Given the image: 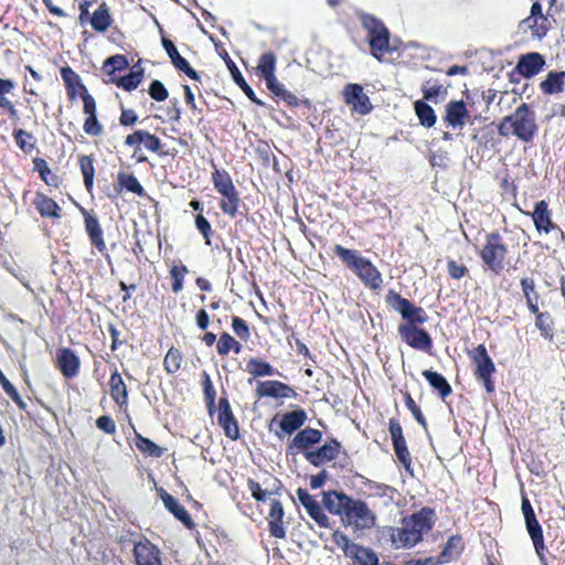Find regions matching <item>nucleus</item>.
Segmentation results:
<instances>
[{
  "label": "nucleus",
  "mask_w": 565,
  "mask_h": 565,
  "mask_svg": "<svg viewBox=\"0 0 565 565\" xmlns=\"http://www.w3.org/2000/svg\"><path fill=\"white\" fill-rule=\"evenodd\" d=\"M85 227L87 234L92 241V244L99 250L103 252L106 247L103 232L99 225L98 220L95 216L88 215L85 218Z\"/></svg>",
  "instance_id": "obj_28"
},
{
  "label": "nucleus",
  "mask_w": 565,
  "mask_h": 565,
  "mask_svg": "<svg viewBox=\"0 0 565 565\" xmlns=\"http://www.w3.org/2000/svg\"><path fill=\"white\" fill-rule=\"evenodd\" d=\"M195 226L200 231V233L204 236L205 244L210 245L211 244L210 235L212 233V228H211L209 221L203 215L199 214L195 217Z\"/></svg>",
  "instance_id": "obj_60"
},
{
  "label": "nucleus",
  "mask_w": 565,
  "mask_h": 565,
  "mask_svg": "<svg viewBox=\"0 0 565 565\" xmlns=\"http://www.w3.org/2000/svg\"><path fill=\"white\" fill-rule=\"evenodd\" d=\"M536 132L535 114L525 103L521 104L512 115L504 117L499 126L501 136L512 134L525 142L531 141Z\"/></svg>",
  "instance_id": "obj_2"
},
{
  "label": "nucleus",
  "mask_w": 565,
  "mask_h": 565,
  "mask_svg": "<svg viewBox=\"0 0 565 565\" xmlns=\"http://www.w3.org/2000/svg\"><path fill=\"white\" fill-rule=\"evenodd\" d=\"M448 274L454 279H460L468 271L465 265L457 264L455 260L450 259L447 263Z\"/></svg>",
  "instance_id": "obj_64"
},
{
  "label": "nucleus",
  "mask_w": 565,
  "mask_h": 565,
  "mask_svg": "<svg viewBox=\"0 0 565 565\" xmlns=\"http://www.w3.org/2000/svg\"><path fill=\"white\" fill-rule=\"evenodd\" d=\"M351 499V497L342 492L329 491L323 493V504L327 510L332 514L340 515L341 519L343 518Z\"/></svg>",
  "instance_id": "obj_21"
},
{
  "label": "nucleus",
  "mask_w": 565,
  "mask_h": 565,
  "mask_svg": "<svg viewBox=\"0 0 565 565\" xmlns=\"http://www.w3.org/2000/svg\"><path fill=\"white\" fill-rule=\"evenodd\" d=\"M520 26L524 30L529 29L533 38L541 40L551 29V21L547 15L543 14L541 4L534 2L530 15L521 22Z\"/></svg>",
  "instance_id": "obj_7"
},
{
  "label": "nucleus",
  "mask_w": 565,
  "mask_h": 565,
  "mask_svg": "<svg viewBox=\"0 0 565 565\" xmlns=\"http://www.w3.org/2000/svg\"><path fill=\"white\" fill-rule=\"evenodd\" d=\"M96 426L106 434H114L116 431V424L114 419L107 415L98 417L96 419Z\"/></svg>",
  "instance_id": "obj_63"
},
{
  "label": "nucleus",
  "mask_w": 565,
  "mask_h": 565,
  "mask_svg": "<svg viewBox=\"0 0 565 565\" xmlns=\"http://www.w3.org/2000/svg\"><path fill=\"white\" fill-rule=\"evenodd\" d=\"M394 450L398 460L408 469L412 459L408 452L405 439L393 443Z\"/></svg>",
  "instance_id": "obj_57"
},
{
  "label": "nucleus",
  "mask_w": 565,
  "mask_h": 565,
  "mask_svg": "<svg viewBox=\"0 0 565 565\" xmlns=\"http://www.w3.org/2000/svg\"><path fill=\"white\" fill-rule=\"evenodd\" d=\"M361 22L367 31L372 54L380 60L383 53L390 51V32L380 20L371 14H361Z\"/></svg>",
  "instance_id": "obj_3"
},
{
  "label": "nucleus",
  "mask_w": 565,
  "mask_h": 565,
  "mask_svg": "<svg viewBox=\"0 0 565 565\" xmlns=\"http://www.w3.org/2000/svg\"><path fill=\"white\" fill-rule=\"evenodd\" d=\"M350 558L354 559L360 565H377L379 558L376 554L370 548L356 545Z\"/></svg>",
  "instance_id": "obj_34"
},
{
  "label": "nucleus",
  "mask_w": 565,
  "mask_h": 565,
  "mask_svg": "<svg viewBox=\"0 0 565 565\" xmlns=\"http://www.w3.org/2000/svg\"><path fill=\"white\" fill-rule=\"evenodd\" d=\"M344 99L347 104L352 105L358 113L365 115L372 109L369 97L363 93V87L359 84H348L344 88Z\"/></svg>",
  "instance_id": "obj_12"
},
{
  "label": "nucleus",
  "mask_w": 565,
  "mask_h": 565,
  "mask_svg": "<svg viewBox=\"0 0 565 565\" xmlns=\"http://www.w3.org/2000/svg\"><path fill=\"white\" fill-rule=\"evenodd\" d=\"M218 423L223 427L225 435L236 440L239 436L238 425L233 413L218 414Z\"/></svg>",
  "instance_id": "obj_39"
},
{
  "label": "nucleus",
  "mask_w": 565,
  "mask_h": 565,
  "mask_svg": "<svg viewBox=\"0 0 565 565\" xmlns=\"http://www.w3.org/2000/svg\"><path fill=\"white\" fill-rule=\"evenodd\" d=\"M470 358L475 364V376L480 381L488 393L494 392L492 375L495 372V365L487 352L483 344H479L470 352Z\"/></svg>",
  "instance_id": "obj_5"
},
{
  "label": "nucleus",
  "mask_w": 565,
  "mask_h": 565,
  "mask_svg": "<svg viewBox=\"0 0 565 565\" xmlns=\"http://www.w3.org/2000/svg\"><path fill=\"white\" fill-rule=\"evenodd\" d=\"M307 419L305 411L298 409L282 415L279 427L284 434L290 435L296 431Z\"/></svg>",
  "instance_id": "obj_27"
},
{
  "label": "nucleus",
  "mask_w": 565,
  "mask_h": 565,
  "mask_svg": "<svg viewBox=\"0 0 565 565\" xmlns=\"http://www.w3.org/2000/svg\"><path fill=\"white\" fill-rule=\"evenodd\" d=\"M188 273V268L185 266H173L170 270V275L173 278L172 291L178 294L183 289V278Z\"/></svg>",
  "instance_id": "obj_56"
},
{
  "label": "nucleus",
  "mask_w": 565,
  "mask_h": 565,
  "mask_svg": "<svg viewBox=\"0 0 565 565\" xmlns=\"http://www.w3.org/2000/svg\"><path fill=\"white\" fill-rule=\"evenodd\" d=\"M297 497L299 502L307 510L308 514L322 527L329 526V518L324 514L318 501L302 488L297 490Z\"/></svg>",
  "instance_id": "obj_14"
},
{
  "label": "nucleus",
  "mask_w": 565,
  "mask_h": 565,
  "mask_svg": "<svg viewBox=\"0 0 565 565\" xmlns=\"http://www.w3.org/2000/svg\"><path fill=\"white\" fill-rule=\"evenodd\" d=\"M110 395L117 404H125L127 401V387L119 373L111 374L109 380Z\"/></svg>",
  "instance_id": "obj_32"
},
{
  "label": "nucleus",
  "mask_w": 565,
  "mask_h": 565,
  "mask_svg": "<svg viewBox=\"0 0 565 565\" xmlns=\"http://www.w3.org/2000/svg\"><path fill=\"white\" fill-rule=\"evenodd\" d=\"M57 363L62 374L66 377H74L78 373L79 359L71 349H62L57 354Z\"/></svg>",
  "instance_id": "obj_24"
},
{
  "label": "nucleus",
  "mask_w": 565,
  "mask_h": 565,
  "mask_svg": "<svg viewBox=\"0 0 565 565\" xmlns=\"http://www.w3.org/2000/svg\"><path fill=\"white\" fill-rule=\"evenodd\" d=\"M530 215L532 216L534 225L539 232L543 231L548 233L552 230L557 228L562 233L558 226L553 223L551 211L548 210V205L544 200L535 203L534 211Z\"/></svg>",
  "instance_id": "obj_17"
},
{
  "label": "nucleus",
  "mask_w": 565,
  "mask_h": 565,
  "mask_svg": "<svg viewBox=\"0 0 565 565\" xmlns=\"http://www.w3.org/2000/svg\"><path fill=\"white\" fill-rule=\"evenodd\" d=\"M521 287L526 300V306L531 312H537L539 308V294L535 289V282L532 278H523L521 280Z\"/></svg>",
  "instance_id": "obj_30"
},
{
  "label": "nucleus",
  "mask_w": 565,
  "mask_h": 565,
  "mask_svg": "<svg viewBox=\"0 0 565 565\" xmlns=\"http://www.w3.org/2000/svg\"><path fill=\"white\" fill-rule=\"evenodd\" d=\"M83 128L84 131L90 136H98L103 131V127L98 122L96 114H92L86 118Z\"/></svg>",
  "instance_id": "obj_59"
},
{
  "label": "nucleus",
  "mask_w": 565,
  "mask_h": 565,
  "mask_svg": "<svg viewBox=\"0 0 565 565\" xmlns=\"http://www.w3.org/2000/svg\"><path fill=\"white\" fill-rule=\"evenodd\" d=\"M340 444L332 439L327 441L317 450L306 452V460L311 465L319 467L335 459L340 452Z\"/></svg>",
  "instance_id": "obj_15"
},
{
  "label": "nucleus",
  "mask_w": 565,
  "mask_h": 565,
  "mask_svg": "<svg viewBox=\"0 0 565 565\" xmlns=\"http://www.w3.org/2000/svg\"><path fill=\"white\" fill-rule=\"evenodd\" d=\"M435 523V513L430 509L403 519L399 527L392 529L391 539L396 548H408L422 541L423 534L431 530Z\"/></svg>",
  "instance_id": "obj_1"
},
{
  "label": "nucleus",
  "mask_w": 565,
  "mask_h": 565,
  "mask_svg": "<svg viewBox=\"0 0 565 565\" xmlns=\"http://www.w3.org/2000/svg\"><path fill=\"white\" fill-rule=\"evenodd\" d=\"M398 332L409 347L423 351L430 350L433 340L424 329L404 323L398 327Z\"/></svg>",
  "instance_id": "obj_9"
},
{
  "label": "nucleus",
  "mask_w": 565,
  "mask_h": 565,
  "mask_svg": "<svg viewBox=\"0 0 565 565\" xmlns=\"http://www.w3.org/2000/svg\"><path fill=\"white\" fill-rule=\"evenodd\" d=\"M142 71H132L130 74L121 77L118 82V86H121L126 90H132L137 88L142 79Z\"/></svg>",
  "instance_id": "obj_55"
},
{
  "label": "nucleus",
  "mask_w": 565,
  "mask_h": 565,
  "mask_svg": "<svg viewBox=\"0 0 565 565\" xmlns=\"http://www.w3.org/2000/svg\"><path fill=\"white\" fill-rule=\"evenodd\" d=\"M423 376L428 381L431 387L437 390L443 398L451 394V386L447 380L439 373L425 370Z\"/></svg>",
  "instance_id": "obj_29"
},
{
  "label": "nucleus",
  "mask_w": 565,
  "mask_h": 565,
  "mask_svg": "<svg viewBox=\"0 0 565 565\" xmlns=\"http://www.w3.org/2000/svg\"><path fill=\"white\" fill-rule=\"evenodd\" d=\"M142 143L152 152H158L162 147L160 139L146 130H143Z\"/></svg>",
  "instance_id": "obj_62"
},
{
  "label": "nucleus",
  "mask_w": 565,
  "mask_h": 565,
  "mask_svg": "<svg viewBox=\"0 0 565 565\" xmlns=\"http://www.w3.org/2000/svg\"><path fill=\"white\" fill-rule=\"evenodd\" d=\"M134 557L136 565H163L160 550L148 540L135 544Z\"/></svg>",
  "instance_id": "obj_11"
},
{
  "label": "nucleus",
  "mask_w": 565,
  "mask_h": 565,
  "mask_svg": "<svg viewBox=\"0 0 565 565\" xmlns=\"http://www.w3.org/2000/svg\"><path fill=\"white\" fill-rule=\"evenodd\" d=\"M247 372L255 377L270 376L275 374V370L269 363L256 358H253L247 362Z\"/></svg>",
  "instance_id": "obj_37"
},
{
  "label": "nucleus",
  "mask_w": 565,
  "mask_h": 565,
  "mask_svg": "<svg viewBox=\"0 0 565 565\" xmlns=\"http://www.w3.org/2000/svg\"><path fill=\"white\" fill-rule=\"evenodd\" d=\"M284 508L280 501L273 500L269 511V532L273 536L284 539L286 531L282 526Z\"/></svg>",
  "instance_id": "obj_25"
},
{
  "label": "nucleus",
  "mask_w": 565,
  "mask_h": 565,
  "mask_svg": "<svg viewBox=\"0 0 565 565\" xmlns=\"http://www.w3.org/2000/svg\"><path fill=\"white\" fill-rule=\"evenodd\" d=\"M36 207L42 216L58 217L60 206L50 198L41 195L36 200Z\"/></svg>",
  "instance_id": "obj_42"
},
{
  "label": "nucleus",
  "mask_w": 565,
  "mask_h": 565,
  "mask_svg": "<svg viewBox=\"0 0 565 565\" xmlns=\"http://www.w3.org/2000/svg\"><path fill=\"white\" fill-rule=\"evenodd\" d=\"M90 24L94 30L105 32L111 24L109 9L106 3H102L98 9L93 13Z\"/></svg>",
  "instance_id": "obj_31"
},
{
  "label": "nucleus",
  "mask_w": 565,
  "mask_h": 565,
  "mask_svg": "<svg viewBox=\"0 0 565 565\" xmlns=\"http://www.w3.org/2000/svg\"><path fill=\"white\" fill-rule=\"evenodd\" d=\"M265 81H266V85H267L268 89L271 93H274L275 95L281 96L282 98L287 99L289 103H291V100L296 99V96L292 95L291 93H288L285 89L284 85L277 79V77L275 75L266 77Z\"/></svg>",
  "instance_id": "obj_49"
},
{
  "label": "nucleus",
  "mask_w": 565,
  "mask_h": 565,
  "mask_svg": "<svg viewBox=\"0 0 565 565\" xmlns=\"http://www.w3.org/2000/svg\"><path fill=\"white\" fill-rule=\"evenodd\" d=\"M322 439V433L318 429L307 427L297 433L289 445V449L301 451L306 457V452L312 451L311 447L319 444Z\"/></svg>",
  "instance_id": "obj_13"
},
{
  "label": "nucleus",
  "mask_w": 565,
  "mask_h": 565,
  "mask_svg": "<svg viewBox=\"0 0 565 565\" xmlns=\"http://www.w3.org/2000/svg\"><path fill=\"white\" fill-rule=\"evenodd\" d=\"M507 254L502 236L499 233L488 234L480 257L491 271L499 274L503 269Z\"/></svg>",
  "instance_id": "obj_4"
},
{
  "label": "nucleus",
  "mask_w": 565,
  "mask_h": 565,
  "mask_svg": "<svg viewBox=\"0 0 565 565\" xmlns=\"http://www.w3.org/2000/svg\"><path fill=\"white\" fill-rule=\"evenodd\" d=\"M375 514L365 502L352 498L342 522L358 530H366L375 525Z\"/></svg>",
  "instance_id": "obj_6"
},
{
  "label": "nucleus",
  "mask_w": 565,
  "mask_h": 565,
  "mask_svg": "<svg viewBox=\"0 0 565 565\" xmlns=\"http://www.w3.org/2000/svg\"><path fill=\"white\" fill-rule=\"evenodd\" d=\"M216 349L218 354L226 355L231 350H233L235 353H238L242 349V345L228 333H223L218 339Z\"/></svg>",
  "instance_id": "obj_46"
},
{
  "label": "nucleus",
  "mask_w": 565,
  "mask_h": 565,
  "mask_svg": "<svg viewBox=\"0 0 565 565\" xmlns=\"http://www.w3.org/2000/svg\"><path fill=\"white\" fill-rule=\"evenodd\" d=\"M354 273L367 287L372 289L379 288L383 282L380 271L366 258L358 263V267Z\"/></svg>",
  "instance_id": "obj_19"
},
{
  "label": "nucleus",
  "mask_w": 565,
  "mask_h": 565,
  "mask_svg": "<svg viewBox=\"0 0 565 565\" xmlns=\"http://www.w3.org/2000/svg\"><path fill=\"white\" fill-rule=\"evenodd\" d=\"M461 551V539L451 536L439 556V563H447L457 557Z\"/></svg>",
  "instance_id": "obj_41"
},
{
  "label": "nucleus",
  "mask_w": 565,
  "mask_h": 565,
  "mask_svg": "<svg viewBox=\"0 0 565 565\" xmlns=\"http://www.w3.org/2000/svg\"><path fill=\"white\" fill-rule=\"evenodd\" d=\"M128 65L127 58L124 55H114L105 61L103 70L111 75L116 71H121Z\"/></svg>",
  "instance_id": "obj_53"
},
{
  "label": "nucleus",
  "mask_w": 565,
  "mask_h": 565,
  "mask_svg": "<svg viewBox=\"0 0 565 565\" xmlns=\"http://www.w3.org/2000/svg\"><path fill=\"white\" fill-rule=\"evenodd\" d=\"M213 183L215 189L222 194L233 195V192L236 191L230 175L223 171L215 170L213 173Z\"/></svg>",
  "instance_id": "obj_36"
},
{
  "label": "nucleus",
  "mask_w": 565,
  "mask_h": 565,
  "mask_svg": "<svg viewBox=\"0 0 565 565\" xmlns=\"http://www.w3.org/2000/svg\"><path fill=\"white\" fill-rule=\"evenodd\" d=\"M332 541L334 544H337L338 547H340L344 552L345 556H348V557H349V555L352 554L355 546L358 545V544L351 542L350 539L344 533H342L340 531L333 532Z\"/></svg>",
  "instance_id": "obj_51"
},
{
  "label": "nucleus",
  "mask_w": 565,
  "mask_h": 565,
  "mask_svg": "<svg viewBox=\"0 0 565 565\" xmlns=\"http://www.w3.org/2000/svg\"><path fill=\"white\" fill-rule=\"evenodd\" d=\"M565 87V72L552 71L546 75V78L541 82L540 88L544 94L554 95L559 94Z\"/></svg>",
  "instance_id": "obj_26"
},
{
  "label": "nucleus",
  "mask_w": 565,
  "mask_h": 565,
  "mask_svg": "<svg viewBox=\"0 0 565 565\" xmlns=\"http://www.w3.org/2000/svg\"><path fill=\"white\" fill-rule=\"evenodd\" d=\"M162 46L164 47L167 54L171 60V63L174 65L175 68L184 72L190 78L194 81L200 79L199 74L190 66L189 62L179 54L172 41L162 38Z\"/></svg>",
  "instance_id": "obj_18"
},
{
  "label": "nucleus",
  "mask_w": 565,
  "mask_h": 565,
  "mask_svg": "<svg viewBox=\"0 0 565 565\" xmlns=\"http://www.w3.org/2000/svg\"><path fill=\"white\" fill-rule=\"evenodd\" d=\"M390 299L392 307L401 313L403 319L407 320L406 323L415 326L427 321L428 316L423 308L414 306L409 300L397 294H394Z\"/></svg>",
  "instance_id": "obj_8"
},
{
  "label": "nucleus",
  "mask_w": 565,
  "mask_h": 565,
  "mask_svg": "<svg viewBox=\"0 0 565 565\" xmlns=\"http://www.w3.org/2000/svg\"><path fill=\"white\" fill-rule=\"evenodd\" d=\"M78 163L84 178V184L86 189L90 191L93 189L95 174L93 159L88 156H81L78 159Z\"/></svg>",
  "instance_id": "obj_40"
},
{
  "label": "nucleus",
  "mask_w": 565,
  "mask_h": 565,
  "mask_svg": "<svg viewBox=\"0 0 565 565\" xmlns=\"http://www.w3.org/2000/svg\"><path fill=\"white\" fill-rule=\"evenodd\" d=\"M14 88V83L11 79L0 78V107L8 106L9 99L6 97Z\"/></svg>",
  "instance_id": "obj_61"
},
{
  "label": "nucleus",
  "mask_w": 565,
  "mask_h": 565,
  "mask_svg": "<svg viewBox=\"0 0 565 565\" xmlns=\"http://www.w3.org/2000/svg\"><path fill=\"white\" fill-rule=\"evenodd\" d=\"M159 493L166 509L169 510L185 526L191 527L193 522L184 507H182L170 493L166 492L163 489H160Z\"/></svg>",
  "instance_id": "obj_23"
},
{
  "label": "nucleus",
  "mask_w": 565,
  "mask_h": 565,
  "mask_svg": "<svg viewBox=\"0 0 565 565\" xmlns=\"http://www.w3.org/2000/svg\"><path fill=\"white\" fill-rule=\"evenodd\" d=\"M258 71L263 75L264 78L274 76L276 68V56L273 52L264 53L257 66Z\"/></svg>",
  "instance_id": "obj_47"
},
{
  "label": "nucleus",
  "mask_w": 565,
  "mask_h": 565,
  "mask_svg": "<svg viewBox=\"0 0 565 565\" xmlns=\"http://www.w3.org/2000/svg\"><path fill=\"white\" fill-rule=\"evenodd\" d=\"M232 71L233 79L234 82L243 89L245 95L255 104L257 105H264L262 100H259L256 96L253 89L248 86V84L245 82L244 77L239 73V71L234 66V70Z\"/></svg>",
  "instance_id": "obj_52"
},
{
  "label": "nucleus",
  "mask_w": 565,
  "mask_h": 565,
  "mask_svg": "<svg viewBox=\"0 0 565 565\" xmlns=\"http://www.w3.org/2000/svg\"><path fill=\"white\" fill-rule=\"evenodd\" d=\"M522 512L525 519L527 532L531 535L535 551L539 556H542V551L545 547L542 529L535 518L532 505L526 498L522 499Z\"/></svg>",
  "instance_id": "obj_10"
},
{
  "label": "nucleus",
  "mask_w": 565,
  "mask_h": 565,
  "mask_svg": "<svg viewBox=\"0 0 565 565\" xmlns=\"http://www.w3.org/2000/svg\"><path fill=\"white\" fill-rule=\"evenodd\" d=\"M291 388L278 381H264L258 382L256 387V395L258 398L262 397H288V393Z\"/></svg>",
  "instance_id": "obj_22"
},
{
  "label": "nucleus",
  "mask_w": 565,
  "mask_h": 565,
  "mask_svg": "<svg viewBox=\"0 0 565 565\" xmlns=\"http://www.w3.org/2000/svg\"><path fill=\"white\" fill-rule=\"evenodd\" d=\"M182 360L183 356L181 352L175 348H170L163 360L164 370L169 374L177 373L181 367Z\"/></svg>",
  "instance_id": "obj_43"
},
{
  "label": "nucleus",
  "mask_w": 565,
  "mask_h": 565,
  "mask_svg": "<svg viewBox=\"0 0 565 565\" xmlns=\"http://www.w3.org/2000/svg\"><path fill=\"white\" fill-rule=\"evenodd\" d=\"M118 182L119 184L127 189L128 191L141 195L143 193V188L139 183L138 179L134 174L118 173Z\"/></svg>",
  "instance_id": "obj_48"
},
{
  "label": "nucleus",
  "mask_w": 565,
  "mask_h": 565,
  "mask_svg": "<svg viewBox=\"0 0 565 565\" xmlns=\"http://www.w3.org/2000/svg\"><path fill=\"white\" fill-rule=\"evenodd\" d=\"M149 95L157 102H163L169 96L167 88L158 79L151 82L149 87Z\"/></svg>",
  "instance_id": "obj_58"
},
{
  "label": "nucleus",
  "mask_w": 565,
  "mask_h": 565,
  "mask_svg": "<svg viewBox=\"0 0 565 565\" xmlns=\"http://www.w3.org/2000/svg\"><path fill=\"white\" fill-rule=\"evenodd\" d=\"M334 253L353 270L356 269L358 263L364 259V257H361L356 250L344 248L341 245H335Z\"/></svg>",
  "instance_id": "obj_45"
},
{
  "label": "nucleus",
  "mask_w": 565,
  "mask_h": 565,
  "mask_svg": "<svg viewBox=\"0 0 565 565\" xmlns=\"http://www.w3.org/2000/svg\"><path fill=\"white\" fill-rule=\"evenodd\" d=\"M0 384L6 392V394L21 408H25V403L22 401L15 387L11 384V382L4 376L2 371L0 370Z\"/></svg>",
  "instance_id": "obj_50"
},
{
  "label": "nucleus",
  "mask_w": 565,
  "mask_h": 565,
  "mask_svg": "<svg viewBox=\"0 0 565 565\" xmlns=\"http://www.w3.org/2000/svg\"><path fill=\"white\" fill-rule=\"evenodd\" d=\"M223 198L224 199L222 200V202L220 204L221 210L225 214H228L231 216H235V214L237 212V205H238V202H239L237 191H234L233 195L225 194V195H223Z\"/></svg>",
  "instance_id": "obj_54"
},
{
  "label": "nucleus",
  "mask_w": 565,
  "mask_h": 565,
  "mask_svg": "<svg viewBox=\"0 0 565 565\" xmlns=\"http://www.w3.org/2000/svg\"><path fill=\"white\" fill-rule=\"evenodd\" d=\"M135 444L139 451H141L148 456L159 458L163 455V449L161 447H159L157 444H154L149 438L142 437L139 434H136Z\"/></svg>",
  "instance_id": "obj_35"
},
{
  "label": "nucleus",
  "mask_w": 565,
  "mask_h": 565,
  "mask_svg": "<svg viewBox=\"0 0 565 565\" xmlns=\"http://www.w3.org/2000/svg\"><path fill=\"white\" fill-rule=\"evenodd\" d=\"M536 316L535 327L540 330L542 337L551 340L553 338V319L548 312H533Z\"/></svg>",
  "instance_id": "obj_38"
},
{
  "label": "nucleus",
  "mask_w": 565,
  "mask_h": 565,
  "mask_svg": "<svg viewBox=\"0 0 565 565\" xmlns=\"http://www.w3.org/2000/svg\"><path fill=\"white\" fill-rule=\"evenodd\" d=\"M545 65L543 55L536 52L521 55L516 63V71L525 78H531L539 74Z\"/></svg>",
  "instance_id": "obj_16"
},
{
  "label": "nucleus",
  "mask_w": 565,
  "mask_h": 565,
  "mask_svg": "<svg viewBox=\"0 0 565 565\" xmlns=\"http://www.w3.org/2000/svg\"><path fill=\"white\" fill-rule=\"evenodd\" d=\"M334 253L353 270L356 269L358 263L364 259V257H361L356 250L344 248L341 245H335Z\"/></svg>",
  "instance_id": "obj_44"
},
{
  "label": "nucleus",
  "mask_w": 565,
  "mask_h": 565,
  "mask_svg": "<svg viewBox=\"0 0 565 565\" xmlns=\"http://www.w3.org/2000/svg\"><path fill=\"white\" fill-rule=\"evenodd\" d=\"M469 117L466 104L462 100H451L446 106L445 120L454 128L465 126Z\"/></svg>",
  "instance_id": "obj_20"
},
{
  "label": "nucleus",
  "mask_w": 565,
  "mask_h": 565,
  "mask_svg": "<svg viewBox=\"0 0 565 565\" xmlns=\"http://www.w3.org/2000/svg\"><path fill=\"white\" fill-rule=\"evenodd\" d=\"M414 108L423 126L430 128L436 124L435 111L428 104L423 100H417L414 104Z\"/></svg>",
  "instance_id": "obj_33"
}]
</instances>
